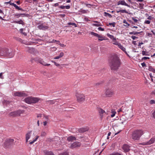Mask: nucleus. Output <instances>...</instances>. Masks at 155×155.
<instances>
[{"label":"nucleus","mask_w":155,"mask_h":155,"mask_svg":"<svg viewBox=\"0 0 155 155\" xmlns=\"http://www.w3.org/2000/svg\"><path fill=\"white\" fill-rule=\"evenodd\" d=\"M110 64L111 70L117 71L118 69L121 64V62L117 55H115L111 57Z\"/></svg>","instance_id":"obj_1"},{"label":"nucleus","mask_w":155,"mask_h":155,"mask_svg":"<svg viewBox=\"0 0 155 155\" xmlns=\"http://www.w3.org/2000/svg\"><path fill=\"white\" fill-rule=\"evenodd\" d=\"M14 54L11 50H9L6 48H0V56L13 57Z\"/></svg>","instance_id":"obj_2"},{"label":"nucleus","mask_w":155,"mask_h":155,"mask_svg":"<svg viewBox=\"0 0 155 155\" xmlns=\"http://www.w3.org/2000/svg\"><path fill=\"white\" fill-rule=\"evenodd\" d=\"M143 134V131L142 130H137L133 132L131 137L134 140H138Z\"/></svg>","instance_id":"obj_3"},{"label":"nucleus","mask_w":155,"mask_h":155,"mask_svg":"<svg viewBox=\"0 0 155 155\" xmlns=\"http://www.w3.org/2000/svg\"><path fill=\"white\" fill-rule=\"evenodd\" d=\"M15 144L13 139L8 138L6 140L4 143V147L5 148H10Z\"/></svg>","instance_id":"obj_4"},{"label":"nucleus","mask_w":155,"mask_h":155,"mask_svg":"<svg viewBox=\"0 0 155 155\" xmlns=\"http://www.w3.org/2000/svg\"><path fill=\"white\" fill-rule=\"evenodd\" d=\"M39 99L37 97H29L25 98L24 101L26 103L29 104H35L38 102Z\"/></svg>","instance_id":"obj_5"},{"label":"nucleus","mask_w":155,"mask_h":155,"mask_svg":"<svg viewBox=\"0 0 155 155\" xmlns=\"http://www.w3.org/2000/svg\"><path fill=\"white\" fill-rule=\"evenodd\" d=\"M34 61H35L36 62L39 63L40 64L44 66H49L50 65V64H46L40 58H32L31 60L32 63Z\"/></svg>","instance_id":"obj_6"},{"label":"nucleus","mask_w":155,"mask_h":155,"mask_svg":"<svg viewBox=\"0 0 155 155\" xmlns=\"http://www.w3.org/2000/svg\"><path fill=\"white\" fill-rule=\"evenodd\" d=\"M76 97L77 100L79 103H81L85 101V97L83 94H77Z\"/></svg>","instance_id":"obj_7"},{"label":"nucleus","mask_w":155,"mask_h":155,"mask_svg":"<svg viewBox=\"0 0 155 155\" xmlns=\"http://www.w3.org/2000/svg\"><path fill=\"white\" fill-rule=\"evenodd\" d=\"M81 144L80 142H75L71 144L70 148L72 149L78 148L81 146Z\"/></svg>","instance_id":"obj_8"},{"label":"nucleus","mask_w":155,"mask_h":155,"mask_svg":"<svg viewBox=\"0 0 155 155\" xmlns=\"http://www.w3.org/2000/svg\"><path fill=\"white\" fill-rule=\"evenodd\" d=\"M14 96H16L21 97L26 96L27 95L23 92L16 91L14 93Z\"/></svg>","instance_id":"obj_9"},{"label":"nucleus","mask_w":155,"mask_h":155,"mask_svg":"<svg viewBox=\"0 0 155 155\" xmlns=\"http://www.w3.org/2000/svg\"><path fill=\"white\" fill-rule=\"evenodd\" d=\"M114 94V91L110 89H107V90L105 94L108 97H110L113 95Z\"/></svg>","instance_id":"obj_10"},{"label":"nucleus","mask_w":155,"mask_h":155,"mask_svg":"<svg viewBox=\"0 0 155 155\" xmlns=\"http://www.w3.org/2000/svg\"><path fill=\"white\" fill-rule=\"evenodd\" d=\"M130 146L126 144H124L122 147L123 149L125 152H128L130 150Z\"/></svg>","instance_id":"obj_11"},{"label":"nucleus","mask_w":155,"mask_h":155,"mask_svg":"<svg viewBox=\"0 0 155 155\" xmlns=\"http://www.w3.org/2000/svg\"><path fill=\"white\" fill-rule=\"evenodd\" d=\"M117 5H124L126 6L129 7H130V6L127 4L124 0H120L117 3Z\"/></svg>","instance_id":"obj_12"},{"label":"nucleus","mask_w":155,"mask_h":155,"mask_svg":"<svg viewBox=\"0 0 155 155\" xmlns=\"http://www.w3.org/2000/svg\"><path fill=\"white\" fill-rule=\"evenodd\" d=\"M98 111L101 119H102L103 117V114L105 113V111L101 108H99Z\"/></svg>","instance_id":"obj_13"},{"label":"nucleus","mask_w":155,"mask_h":155,"mask_svg":"<svg viewBox=\"0 0 155 155\" xmlns=\"http://www.w3.org/2000/svg\"><path fill=\"white\" fill-rule=\"evenodd\" d=\"M88 130V128L86 127L79 128L78 129V131L79 133H84L87 131Z\"/></svg>","instance_id":"obj_14"},{"label":"nucleus","mask_w":155,"mask_h":155,"mask_svg":"<svg viewBox=\"0 0 155 155\" xmlns=\"http://www.w3.org/2000/svg\"><path fill=\"white\" fill-rule=\"evenodd\" d=\"M26 51L30 53H33L35 51V48H32L28 47L27 48Z\"/></svg>","instance_id":"obj_15"},{"label":"nucleus","mask_w":155,"mask_h":155,"mask_svg":"<svg viewBox=\"0 0 155 155\" xmlns=\"http://www.w3.org/2000/svg\"><path fill=\"white\" fill-rule=\"evenodd\" d=\"M11 22L19 24L22 25H24L25 24V23L21 19H20V20L18 21H12Z\"/></svg>","instance_id":"obj_16"},{"label":"nucleus","mask_w":155,"mask_h":155,"mask_svg":"<svg viewBox=\"0 0 155 155\" xmlns=\"http://www.w3.org/2000/svg\"><path fill=\"white\" fill-rule=\"evenodd\" d=\"M51 62H52L54 63V64L56 66L60 68H62V66H63L64 67V66L67 65H68L67 64H61V65H60L59 64H58V63L55 62L54 61H51Z\"/></svg>","instance_id":"obj_17"},{"label":"nucleus","mask_w":155,"mask_h":155,"mask_svg":"<svg viewBox=\"0 0 155 155\" xmlns=\"http://www.w3.org/2000/svg\"><path fill=\"white\" fill-rule=\"evenodd\" d=\"M32 131H30L28 132V133L26 135V142L28 141V140L30 138L31 136V134Z\"/></svg>","instance_id":"obj_18"},{"label":"nucleus","mask_w":155,"mask_h":155,"mask_svg":"<svg viewBox=\"0 0 155 155\" xmlns=\"http://www.w3.org/2000/svg\"><path fill=\"white\" fill-rule=\"evenodd\" d=\"M90 34L91 35H93L94 36L97 37L98 38H103V37L102 35H99L98 34L96 33L93 32H92V31L90 33Z\"/></svg>","instance_id":"obj_19"},{"label":"nucleus","mask_w":155,"mask_h":155,"mask_svg":"<svg viewBox=\"0 0 155 155\" xmlns=\"http://www.w3.org/2000/svg\"><path fill=\"white\" fill-rule=\"evenodd\" d=\"M58 99L53 100H48L46 101V102L49 104H54L56 102H58Z\"/></svg>","instance_id":"obj_20"},{"label":"nucleus","mask_w":155,"mask_h":155,"mask_svg":"<svg viewBox=\"0 0 155 155\" xmlns=\"http://www.w3.org/2000/svg\"><path fill=\"white\" fill-rule=\"evenodd\" d=\"M15 112L17 116H19L21 114L24 113L25 111L23 110H19L17 111H16Z\"/></svg>","instance_id":"obj_21"},{"label":"nucleus","mask_w":155,"mask_h":155,"mask_svg":"<svg viewBox=\"0 0 155 155\" xmlns=\"http://www.w3.org/2000/svg\"><path fill=\"white\" fill-rule=\"evenodd\" d=\"M67 140L69 141H72L74 140H76V138L75 137H74L73 136H70L68 137Z\"/></svg>","instance_id":"obj_22"},{"label":"nucleus","mask_w":155,"mask_h":155,"mask_svg":"<svg viewBox=\"0 0 155 155\" xmlns=\"http://www.w3.org/2000/svg\"><path fill=\"white\" fill-rule=\"evenodd\" d=\"M118 47L120 49H121L127 55H128V54H127V52L125 51V48H124L123 46L120 43L119 44V45H118Z\"/></svg>","instance_id":"obj_23"},{"label":"nucleus","mask_w":155,"mask_h":155,"mask_svg":"<svg viewBox=\"0 0 155 155\" xmlns=\"http://www.w3.org/2000/svg\"><path fill=\"white\" fill-rule=\"evenodd\" d=\"M107 36L110 38L111 39L113 40V41H115L116 40V39L115 38L114 36L113 35H110L109 34H107Z\"/></svg>","instance_id":"obj_24"},{"label":"nucleus","mask_w":155,"mask_h":155,"mask_svg":"<svg viewBox=\"0 0 155 155\" xmlns=\"http://www.w3.org/2000/svg\"><path fill=\"white\" fill-rule=\"evenodd\" d=\"M155 141V138H151L149 141L147 142V144L148 145L154 143Z\"/></svg>","instance_id":"obj_25"},{"label":"nucleus","mask_w":155,"mask_h":155,"mask_svg":"<svg viewBox=\"0 0 155 155\" xmlns=\"http://www.w3.org/2000/svg\"><path fill=\"white\" fill-rule=\"evenodd\" d=\"M15 7V8L16 9L19 10H21L22 11H25V10L22 9L21 8L19 7L17 5H16L15 4H14V5H13Z\"/></svg>","instance_id":"obj_26"},{"label":"nucleus","mask_w":155,"mask_h":155,"mask_svg":"<svg viewBox=\"0 0 155 155\" xmlns=\"http://www.w3.org/2000/svg\"><path fill=\"white\" fill-rule=\"evenodd\" d=\"M15 7V8L16 9L19 10H21L22 11H25V10L22 9L21 8L19 7L17 5H16L15 4H14V5H13Z\"/></svg>","instance_id":"obj_27"},{"label":"nucleus","mask_w":155,"mask_h":155,"mask_svg":"<svg viewBox=\"0 0 155 155\" xmlns=\"http://www.w3.org/2000/svg\"><path fill=\"white\" fill-rule=\"evenodd\" d=\"M143 31H141L140 32H135L134 31H133L132 32H130L129 34L130 35H137V34H140L141 33H142Z\"/></svg>","instance_id":"obj_28"},{"label":"nucleus","mask_w":155,"mask_h":155,"mask_svg":"<svg viewBox=\"0 0 155 155\" xmlns=\"http://www.w3.org/2000/svg\"><path fill=\"white\" fill-rule=\"evenodd\" d=\"M124 116L122 117L120 119V120H122V121L120 122L122 124H123L124 123L127 119V118H124Z\"/></svg>","instance_id":"obj_29"},{"label":"nucleus","mask_w":155,"mask_h":155,"mask_svg":"<svg viewBox=\"0 0 155 155\" xmlns=\"http://www.w3.org/2000/svg\"><path fill=\"white\" fill-rule=\"evenodd\" d=\"M148 70L151 71H152L154 73H155V69L151 66H149Z\"/></svg>","instance_id":"obj_30"},{"label":"nucleus","mask_w":155,"mask_h":155,"mask_svg":"<svg viewBox=\"0 0 155 155\" xmlns=\"http://www.w3.org/2000/svg\"><path fill=\"white\" fill-rule=\"evenodd\" d=\"M9 115L10 116L16 117L17 116L15 111L12 112L9 114Z\"/></svg>","instance_id":"obj_31"},{"label":"nucleus","mask_w":155,"mask_h":155,"mask_svg":"<svg viewBox=\"0 0 155 155\" xmlns=\"http://www.w3.org/2000/svg\"><path fill=\"white\" fill-rule=\"evenodd\" d=\"M11 102L7 100H4L3 102V104L5 105L9 104Z\"/></svg>","instance_id":"obj_32"},{"label":"nucleus","mask_w":155,"mask_h":155,"mask_svg":"<svg viewBox=\"0 0 155 155\" xmlns=\"http://www.w3.org/2000/svg\"><path fill=\"white\" fill-rule=\"evenodd\" d=\"M45 153V155H54V153L51 151H46Z\"/></svg>","instance_id":"obj_33"},{"label":"nucleus","mask_w":155,"mask_h":155,"mask_svg":"<svg viewBox=\"0 0 155 155\" xmlns=\"http://www.w3.org/2000/svg\"><path fill=\"white\" fill-rule=\"evenodd\" d=\"M46 27L43 24L40 25L38 26V28L40 29H43L45 28Z\"/></svg>","instance_id":"obj_34"},{"label":"nucleus","mask_w":155,"mask_h":155,"mask_svg":"<svg viewBox=\"0 0 155 155\" xmlns=\"http://www.w3.org/2000/svg\"><path fill=\"white\" fill-rule=\"evenodd\" d=\"M14 38L16 40L20 42H21V43L23 42V40L20 38L17 37H14Z\"/></svg>","instance_id":"obj_35"},{"label":"nucleus","mask_w":155,"mask_h":155,"mask_svg":"<svg viewBox=\"0 0 155 155\" xmlns=\"http://www.w3.org/2000/svg\"><path fill=\"white\" fill-rule=\"evenodd\" d=\"M20 16L22 17H28L29 16V15L28 14H25V13H20Z\"/></svg>","instance_id":"obj_36"},{"label":"nucleus","mask_w":155,"mask_h":155,"mask_svg":"<svg viewBox=\"0 0 155 155\" xmlns=\"http://www.w3.org/2000/svg\"><path fill=\"white\" fill-rule=\"evenodd\" d=\"M39 137L38 136H36L34 140L30 142H29V144H33L34 143L35 141H36L38 139Z\"/></svg>","instance_id":"obj_37"},{"label":"nucleus","mask_w":155,"mask_h":155,"mask_svg":"<svg viewBox=\"0 0 155 155\" xmlns=\"http://www.w3.org/2000/svg\"><path fill=\"white\" fill-rule=\"evenodd\" d=\"M123 22L126 25H125L124 26L126 27H128L130 26V25L126 21V20H123Z\"/></svg>","instance_id":"obj_38"},{"label":"nucleus","mask_w":155,"mask_h":155,"mask_svg":"<svg viewBox=\"0 0 155 155\" xmlns=\"http://www.w3.org/2000/svg\"><path fill=\"white\" fill-rule=\"evenodd\" d=\"M68 25H74V26L75 27H77V24L74 23L69 22L68 23Z\"/></svg>","instance_id":"obj_39"},{"label":"nucleus","mask_w":155,"mask_h":155,"mask_svg":"<svg viewBox=\"0 0 155 155\" xmlns=\"http://www.w3.org/2000/svg\"><path fill=\"white\" fill-rule=\"evenodd\" d=\"M110 155H122V154L118 152H114L110 154Z\"/></svg>","instance_id":"obj_40"},{"label":"nucleus","mask_w":155,"mask_h":155,"mask_svg":"<svg viewBox=\"0 0 155 155\" xmlns=\"http://www.w3.org/2000/svg\"><path fill=\"white\" fill-rule=\"evenodd\" d=\"M104 14L105 16H108L110 18H111L112 17V16L109 13H107L106 12H104Z\"/></svg>","instance_id":"obj_41"},{"label":"nucleus","mask_w":155,"mask_h":155,"mask_svg":"<svg viewBox=\"0 0 155 155\" xmlns=\"http://www.w3.org/2000/svg\"><path fill=\"white\" fill-rule=\"evenodd\" d=\"M120 12L121 13H127L129 14H130V13H128V12L125 10H120Z\"/></svg>","instance_id":"obj_42"},{"label":"nucleus","mask_w":155,"mask_h":155,"mask_svg":"<svg viewBox=\"0 0 155 155\" xmlns=\"http://www.w3.org/2000/svg\"><path fill=\"white\" fill-rule=\"evenodd\" d=\"M58 155H69L68 153L67 152H64L62 153H60Z\"/></svg>","instance_id":"obj_43"},{"label":"nucleus","mask_w":155,"mask_h":155,"mask_svg":"<svg viewBox=\"0 0 155 155\" xmlns=\"http://www.w3.org/2000/svg\"><path fill=\"white\" fill-rule=\"evenodd\" d=\"M115 22H114L113 23H109V25H112L113 27H114L115 26Z\"/></svg>","instance_id":"obj_44"},{"label":"nucleus","mask_w":155,"mask_h":155,"mask_svg":"<svg viewBox=\"0 0 155 155\" xmlns=\"http://www.w3.org/2000/svg\"><path fill=\"white\" fill-rule=\"evenodd\" d=\"M79 12L84 13H87V11H86V10L84 9H81L80 11H79Z\"/></svg>","instance_id":"obj_45"},{"label":"nucleus","mask_w":155,"mask_h":155,"mask_svg":"<svg viewBox=\"0 0 155 155\" xmlns=\"http://www.w3.org/2000/svg\"><path fill=\"white\" fill-rule=\"evenodd\" d=\"M46 134L45 132L43 131L41 132V136H46Z\"/></svg>","instance_id":"obj_46"},{"label":"nucleus","mask_w":155,"mask_h":155,"mask_svg":"<svg viewBox=\"0 0 155 155\" xmlns=\"http://www.w3.org/2000/svg\"><path fill=\"white\" fill-rule=\"evenodd\" d=\"M142 53L143 55H149L148 54L146 53V51H142Z\"/></svg>","instance_id":"obj_47"},{"label":"nucleus","mask_w":155,"mask_h":155,"mask_svg":"<svg viewBox=\"0 0 155 155\" xmlns=\"http://www.w3.org/2000/svg\"><path fill=\"white\" fill-rule=\"evenodd\" d=\"M94 25L96 26V27H98L100 26H101L102 25L101 24V23L100 24H94Z\"/></svg>","instance_id":"obj_48"},{"label":"nucleus","mask_w":155,"mask_h":155,"mask_svg":"<svg viewBox=\"0 0 155 155\" xmlns=\"http://www.w3.org/2000/svg\"><path fill=\"white\" fill-rule=\"evenodd\" d=\"M5 4H9L10 5L13 6L14 5V3L11 2L10 1H9L7 2H5Z\"/></svg>","instance_id":"obj_49"},{"label":"nucleus","mask_w":155,"mask_h":155,"mask_svg":"<svg viewBox=\"0 0 155 155\" xmlns=\"http://www.w3.org/2000/svg\"><path fill=\"white\" fill-rule=\"evenodd\" d=\"M57 42V44H59V43H60V41H57L56 40H53L52 41H51V43H55V42Z\"/></svg>","instance_id":"obj_50"},{"label":"nucleus","mask_w":155,"mask_h":155,"mask_svg":"<svg viewBox=\"0 0 155 155\" xmlns=\"http://www.w3.org/2000/svg\"><path fill=\"white\" fill-rule=\"evenodd\" d=\"M103 83V82H98L96 84V85L97 86V87L99 85Z\"/></svg>","instance_id":"obj_51"},{"label":"nucleus","mask_w":155,"mask_h":155,"mask_svg":"<svg viewBox=\"0 0 155 155\" xmlns=\"http://www.w3.org/2000/svg\"><path fill=\"white\" fill-rule=\"evenodd\" d=\"M143 4H139V8L140 9H143Z\"/></svg>","instance_id":"obj_52"},{"label":"nucleus","mask_w":155,"mask_h":155,"mask_svg":"<svg viewBox=\"0 0 155 155\" xmlns=\"http://www.w3.org/2000/svg\"><path fill=\"white\" fill-rule=\"evenodd\" d=\"M150 23V21L149 20H145L144 22V23L147 24H149Z\"/></svg>","instance_id":"obj_53"},{"label":"nucleus","mask_w":155,"mask_h":155,"mask_svg":"<svg viewBox=\"0 0 155 155\" xmlns=\"http://www.w3.org/2000/svg\"><path fill=\"white\" fill-rule=\"evenodd\" d=\"M131 18L135 23H137L138 21V20L137 19H135L134 17H132Z\"/></svg>","instance_id":"obj_54"},{"label":"nucleus","mask_w":155,"mask_h":155,"mask_svg":"<svg viewBox=\"0 0 155 155\" xmlns=\"http://www.w3.org/2000/svg\"><path fill=\"white\" fill-rule=\"evenodd\" d=\"M112 114L110 116L111 117H113L115 115L116 112H112Z\"/></svg>","instance_id":"obj_55"},{"label":"nucleus","mask_w":155,"mask_h":155,"mask_svg":"<svg viewBox=\"0 0 155 155\" xmlns=\"http://www.w3.org/2000/svg\"><path fill=\"white\" fill-rule=\"evenodd\" d=\"M150 104H155V101L153 100H152L150 101Z\"/></svg>","instance_id":"obj_56"},{"label":"nucleus","mask_w":155,"mask_h":155,"mask_svg":"<svg viewBox=\"0 0 155 155\" xmlns=\"http://www.w3.org/2000/svg\"><path fill=\"white\" fill-rule=\"evenodd\" d=\"M98 29V30L100 31H104V28H102L101 27H99Z\"/></svg>","instance_id":"obj_57"},{"label":"nucleus","mask_w":155,"mask_h":155,"mask_svg":"<svg viewBox=\"0 0 155 155\" xmlns=\"http://www.w3.org/2000/svg\"><path fill=\"white\" fill-rule=\"evenodd\" d=\"M59 8L62 9H64L65 8V6H59Z\"/></svg>","instance_id":"obj_58"},{"label":"nucleus","mask_w":155,"mask_h":155,"mask_svg":"<svg viewBox=\"0 0 155 155\" xmlns=\"http://www.w3.org/2000/svg\"><path fill=\"white\" fill-rule=\"evenodd\" d=\"M150 59V58H149L148 57H143L142 58V60H146V59Z\"/></svg>","instance_id":"obj_59"},{"label":"nucleus","mask_w":155,"mask_h":155,"mask_svg":"<svg viewBox=\"0 0 155 155\" xmlns=\"http://www.w3.org/2000/svg\"><path fill=\"white\" fill-rule=\"evenodd\" d=\"M131 38H132L133 40H135L136 38H138V37H136L135 36H132L131 37Z\"/></svg>","instance_id":"obj_60"},{"label":"nucleus","mask_w":155,"mask_h":155,"mask_svg":"<svg viewBox=\"0 0 155 155\" xmlns=\"http://www.w3.org/2000/svg\"><path fill=\"white\" fill-rule=\"evenodd\" d=\"M85 4L86 5V6L89 8H91V6L92 5L90 4Z\"/></svg>","instance_id":"obj_61"},{"label":"nucleus","mask_w":155,"mask_h":155,"mask_svg":"<svg viewBox=\"0 0 155 155\" xmlns=\"http://www.w3.org/2000/svg\"><path fill=\"white\" fill-rule=\"evenodd\" d=\"M148 16V17L147 18V19L149 20H151L153 18L151 16Z\"/></svg>","instance_id":"obj_62"},{"label":"nucleus","mask_w":155,"mask_h":155,"mask_svg":"<svg viewBox=\"0 0 155 155\" xmlns=\"http://www.w3.org/2000/svg\"><path fill=\"white\" fill-rule=\"evenodd\" d=\"M120 44V43L118 42L117 41H115V43H113L114 44L118 45V46Z\"/></svg>","instance_id":"obj_63"},{"label":"nucleus","mask_w":155,"mask_h":155,"mask_svg":"<svg viewBox=\"0 0 155 155\" xmlns=\"http://www.w3.org/2000/svg\"><path fill=\"white\" fill-rule=\"evenodd\" d=\"M64 55V53L63 52H61L59 54V55L61 57H62Z\"/></svg>","instance_id":"obj_64"}]
</instances>
